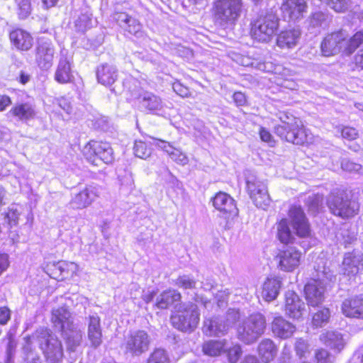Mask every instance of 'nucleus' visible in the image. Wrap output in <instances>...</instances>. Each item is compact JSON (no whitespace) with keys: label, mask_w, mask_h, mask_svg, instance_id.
I'll return each instance as SVG.
<instances>
[{"label":"nucleus","mask_w":363,"mask_h":363,"mask_svg":"<svg viewBox=\"0 0 363 363\" xmlns=\"http://www.w3.org/2000/svg\"><path fill=\"white\" fill-rule=\"evenodd\" d=\"M295 350L299 357H303L308 352V345L302 338L298 339L295 343Z\"/></svg>","instance_id":"13d9d810"},{"label":"nucleus","mask_w":363,"mask_h":363,"mask_svg":"<svg viewBox=\"0 0 363 363\" xmlns=\"http://www.w3.org/2000/svg\"><path fill=\"white\" fill-rule=\"evenodd\" d=\"M342 313L347 317L363 319V294L345 299L342 303Z\"/></svg>","instance_id":"a211bd4d"},{"label":"nucleus","mask_w":363,"mask_h":363,"mask_svg":"<svg viewBox=\"0 0 363 363\" xmlns=\"http://www.w3.org/2000/svg\"><path fill=\"white\" fill-rule=\"evenodd\" d=\"M279 27V18L272 12L259 16L253 23L251 34L259 42L267 43L277 33Z\"/></svg>","instance_id":"0eeeda50"},{"label":"nucleus","mask_w":363,"mask_h":363,"mask_svg":"<svg viewBox=\"0 0 363 363\" xmlns=\"http://www.w3.org/2000/svg\"><path fill=\"white\" fill-rule=\"evenodd\" d=\"M272 331L275 336L281 339H287L293 335L296 327L283 317L277 316L272 322Z\"/></svg>","instance_id":"4be33fe9"},{"label":"nucleus","mask_w":363,"mask_h":363,"mask_svg":"<svg viewBox=\"0 0 363 363\" xmlns=\"http://www.w3.org/2000/svg\"><path fill=\"white\" fill-rule=\"evenodd\" d=\"M317 363H332L333 357L325 350H319L315 353Z\"/></svg>","instance_id":"052dcab7"},{"label":"nucleus","mask_w":363,"mask_h":363,"mask_svg":"<svg viewBox=\"0 0 363 363\" xmlns=\"http://www.w3.org/2000/svg\"><path fill=\"white\" fill-rule=\"evenodd\" d=\"M344 274L347 276L357 274L363 268L362 255L354 252L347 253L342 261Z\"/></svg>","instance_id":"5701e85b"},{"label":"nucleus","mask_w":363,"mask_h":363,"mask_svg":"<svg viewBox=\"0 0 363 363\" xmlns=\"http://www.w3.org/2000/svg\"><path fill=\"white\" fill-rule=\"evenodd\" d=\"M97 197L96 188L87 186L76 194L71 199L69 204L74 209H83L89 206Z\"/></svg>","instance_id":"aec40b11"},{"label":"nucleus","mask_w":363,"mask_h":363,"mask_svg":"<svg viewBox=\"0 0 363 363\" xmlns=\"http://www.w3.org/2000/svg\"><path fill=\"white\" fill-rule=\"evenodd\" d=\"M172 325L184 332H191L198 326L200 320V313L198 306L192 303H182L177 313L172 315Z\"/></svg>","instance_id":"423d86ee"},{"label":"nucleus","mask_w":363,"mask_h":363,"mask_svg":"<svg viewBox=\"0 0 363 363\" xmlns=\"http://www.w3.org/2000/svg\"><path fill=\"white\" fill-rule=\"evenodd\" d=\"M176 284L184 289H193L195 287L196 281L189 276L183 275L177 278Z\"/></svg>","instance_id":"4d7b16f0"},{"label":"nucleus","mask_w":363,"mask_h":363,"mask_svg":"<svg viewBox=\"0 0 363 363\" xmlns=\"http://www.w3.org/2000/svg\"><path fill=\"white\" fill-rule=\"evenodd\" d=\"M173 89L174 91L179 96L184 97L188 95L189 90L186 87L184 86L179 82H176L173 84Z\"/></svg>","instance_id":"69168bd1"},{"label":"nucleus","mask_w":363,"mask_h":363,"mask_svg":"<svg viewBox=\"0 0 363 363\" xmlns=\"http://www.w3.org/2000/svg\"><path fill=\"white\" fill-rule=\"evenodd\" d=\"M28 340L38 345L46 363L62 362L64 357L62 341L50 329L40 328Z\"/></svg>","instance_id":"f03ea898"},{"label":"nucleus","mask_w":363,"mask_h":363,"mask_svg":"<svg viewBox=\"0 0 363 363\" xmlns=\"http://www.w3.org/2000/svg\"><path fill=\"white\" fill-rule=\"evenodd\" d=\"M340 33H333L325 38L321 43V50L325 56H331L340 52Z\"/></svg>","instance_id":"c756f323"},{"label":"nucleus","mask_w":363,"mask_h":363,"mask_svg":"<svg viewBox=\"0 0 363 363\" xmlns=\"http://www.w3.org/2000/svg\"><path fill=\"white\" fill-rule=\"evenodd\" d=\"M9 113L21 121L32 119L36 113L34 106L29 103L17 104L10 110Z\"/></svg>","instance_id":"f704fd0d"},{"label":"nucleus","mask_w":363,"mask_h":363,"mask_svg":"<svg viewBox=\"0 0 363 363\" xmlns=\"http://www.w3.org/2000/svg\"><path fill=\"white\" fill-rule=\"evenodd\" d=\"M340 334L337 331L327 330L320 335L322 342L332 347H336L340 344Z\"/></svg>","instance_id":"a19ab883"},{"label":"nucleus","mask_w":363,"mask_h":363,"mask_svg":"<svg viewBox=\"0 0 363 363\" xmlns=\"http://www.w3.org/2000/svg\"><path fill=\"white\" fill-rule=\"evenodd\" d=\"M26 343L23 348V352L26 355V363H41V359L39 355L32 350V345L33 343L29 341L28 337L26 338Z\"/></svg>","instance_id":"a18cd8bd"},{"label":"nucleus","mask_w":363,"mask_h":363,"mask_svg":"<svg viewBox=\"0 0 363 363\" xmlns=\"http://www.w3.org/2000/svg\"><path fill=\"white\" fill-rule=\"evenodd\" d=\"M328 206L334 215L340 216V201L338 196L331 194L328 199Z\"/></svg>","instance_id":"5fc2aeb1"},{"label":"nucleus","mask_w":363,"mask_h":363,"mask_svg":"<svg viewBox=\"0 0 363 363\" xmlns=\"http://www.w3.org/2000/svg\"><path fill=\"white\" fill-rule=\"evenodd\" d=\"M254 203L258 208L265 209L270 204V197L268 191H262V194H259L257 196H250Z\"/></svg>","instance_id":"3c124183"},{"label":"nucleus","mask_w":363,"mask_h":363,"mask_svg":"<svg viewBox=\"0 0 363 363\" xmlns=\"http://www.w3.org/2000/svg\"><path fill=\"white\" fill-rule=\"evenodd\" d=\"M301 35L299 29H290L281 32L277 39V45L281 48H292L296 45Z\"/></svg>","instance_id":"7c9ffc66"},{"label":"nucleus","mask_w":363,"mask_h":363,"mask_svg":"<svg viewBox=\"0 0 363 363\" xmlns=\"http://www.w3.org/2000/svg\"><path fill=\"white\" fill-rule=\"evenodd\" d=\"M281 9L284 18L289 21H296L303 18L307 5L305 0H284Z\"/></svg>","instance_id":"dca6fc26"},{"label":"nucleus","mask_w":363,"mask_h":363,"mask_svg":"<svg viewBox=\"0 0 363 363\" xmlns=\"http://www.w3.org/2000/svg\"><path fill=\"white\" fill-rule=\"evenodd\" d=\"M147 363H169V360L165 350L156 349L150 355Z\"/></svg>","instance_id":"8fccbe9b"},{"label":"nucleus","mask_w":363,"mask_h":363,"mask_svg":"<svg viewBox=\"0 0 363 363\" xmlns=\"http://www.w3.org/2000/svg\"><path fill=\"white\" fill-rule=\"evenodd\" d=\"M265 328V317L259 313H253L239 325L237 336L242 342L252 344L264 333Z\"/></svg>","instance_id":"39448f33"},{"label":"nucleus","mask_w":363,"mask_h":363,"mask_svg":"<svg viewBox=\"0 0 363 363\" xmlns=\"http://www.w3.org/2000/svg\"><path fill=\"white\" fill-rule=\"evenodd\" d=\"M91 14L86 13H82L74 21V27L78 32H84L91 26Z\"/></svg>","instance_id":"49530a36"},{"label":"nucleus","mask_w":363,"mask_h":363,"mask_svg":"<svg viewBox=\"0 0 363 363\" xmlns=\"http://www.w3.org/2000/svg\"><path fill=\"white\" fill-rule=\"evenodd\" d=\"M247 187L250 196L262 194V191H268L267 185L263 182L259 181L256 179L253 180H247Z\"/></svg>","instance_id":"37998d69"},{"label":"nucleus","mask_w":363,"mask_h":363,"mask_svg":"<svg viewBox=\"0 0 363 363\" xmlns=\"http://www.w3.org/2000/svg\"><path fill=\"white\" fill-rule=\"evenodd\" d=\"M62 336L65 340L67 350L74 352L82 342L83 333L76 324L73 327L65 329L61 331Z\"/></svg>","instance_id":"a878e982"},{"label":"nucleus","mask_w":363,"mask_h":363,"mask_svg":"<svg viewBox=\"0 0 363 363\" xmlns=\"http://www.w3.org/2000/svg\"><path fill=\"white\" fill-rule=\"evenodd\" d=\"M328 26V16L323 12H316L308 18V30L311 33H320Z\"/></svg>","instance_id":"e433bc0d"},{"label":"nucleus","mask_w":363,"mask_h":363,"mask_svg":"<svg viewBox=\"0 0 363 363\" xmlns=\"http://www.w3.org/2000/svg\"><path fill=\"white\" fill-rule=\"evenodd\" d=\"M359 204L357 197L351 193H344L342 197V218H350L358 213Z\"/></svg>","instance_id":"c85d7f7f"},{"label":"nucleus","mask_w":363,"mask_h":363,"mask_svg":"<svg viewBox=\"0 0 363 363\" xmlns=\"http://www.w3.org/2000/svg\"><path fill=\"white\" fill-rule=\"evenodd\" d=\"M235 103L238 106H243L246 103V98L243 93L238 91L234 93L233 96Z\"/></svg>","instance_id":"338daca9"},{"label":"nucleus","mask_w":363,"mask_h":363,"mask_svg":"<svg viewBox=\"0 0 363 363\" xmlns=\"http://www.w3.org/2000/svg\"><path fill=\"white\" fill-rule=\"evenodd\" d=\"M357 136L358 132L354 128L345 126L342 128V138L352 140L356 139Z\"/></svg>","instance_id":"680f3d73"},{"label":"nucleus","mask_w":363,"mask_h":363,"mask_svg":"<svg viewBox=\"0 0 363 363\" xmlns=\"http://www.w3.org/2000/svg\"><path fill=\"white\" fill-rule=\"evenodd\" d=\"M242 353V351L241 347L239 345L233 346L228 351L229 361L231 363H236L240 359Z\"/></svg>","instance_id":"bf43d9fd"},{"label":"nucleus","mask_w":363,"mask_h":363,"mask_svg":"<svg viewBox=\"0 0 363 363\" xmlns=\"http://www.w3.org/2000/svg\"><path fill=\"white\" fill-rule=\"evenodd\" d=\"M113 19L124 30L137 38H140L143 35L142 25L135 18L129 16L125 12L116 13Z\"/></svg>","instance_id":"f3484780"},{"label":"nucleus","mask_w":363,"mask_h":363,"mask_svg":"<svg viewBox=\"0 0 363 363\" xmlns=\"http://www.w3.org/2000/svg\"><path fill=\"white\" fill-rule=\"evenodd\" d=\"M155 143H153L155 146L161 148L169 157L175 162L181 165H185L188 163L189 159L186 155L183 153L180 150L177 149L172 146L169 143L164 140L154 138Z\"/></svg>","instance_id":"bb28decb"},{"label":"nucleus","mask_w":363,"mask_h":363,"mask_svg":"<svg viewBox=\"0 0 363 363\" xmlns=\"http://www.w3.org/2000/svg\"><path fill=\"white\" fill-rule=\"evenodd\" d=\"M362 44L363 30L357 31L347 40L345 45L344 51L347 55H350Z\"/></svg>","instance_id":"58836bf2"},{"label":"nucleus","mask_w":363,"mask_h":363,"mask_svg":"<svg viewBox=\"0 0 363 363\" xmlns=\"http://www.w3.org/2000/svg\"><path fill=\"white\" fill-rule=\"evenodd\" d=\"M258 354L264 363L272 362L277 354V347L269 338L262 340L258 345Z\"/></svg>","instance_id":"72a5a7b5"},{"label":"nucleus","mask_w":363,"mask_h":363,"mask_svg":"<svg viewBox=\"0 0 363 363\" xmlns=\"http://www.w3.org/2000/svg\"><path fill=\"white\" fill-rule=\"evenodd\" d=\"M87 325V336L92 347L96 348L102 343V328L101 318L96 315H91L86 318Z\"/></svg>","instance_id":"412c9836"},{"label":"nucleus","mask_w":363,"mask_h":363,"mask_svg":"<svg viewBox=\"0 0 363 363\" xmlns=\"http://www.w3.org/2000/svg\"><path fill=\"white\" fill-rule=\"evenodd\" d=\"M323 196L320 194L309 196L306 199L308 211L313 214H316L323 208Z\"/></svg>","instance_id":"79ce46f5"},{"label":"nucleus","mask_w":363,"mask_h":363,"mask_svg":"<svg viewBox=\"0 0 363 363\" xmlns=\"http://www.w3.org/2000/svg\"><path fill=\"white\" fill-rule=\"evenodd\" d=\"M180 299L181 294L179 292L174 289L167 290L157 298L155 306L160 309H166L175 302L179 301Z\"/></svg>","instance_id":"c9c22d12"},{"label":"nucleus","mask_w":363,"mask_h":363,"mask_svg":"<svg viewBox=\"0 0 363 363\" xmlns=\"http://www.w3.org/2000/svg\"><path fill=\"white\" fill-rule=\"evenodd\" d=\"M281 287V281L279 278H267L262 286V298L269 302L274 300L279 295Z\"/></svg>","instance_id":"473e14b6"},{"label":"nucleus","mask_w":363,"mask_h":363,"mask_svg":"<svg viewBox=\"0 0 363 363\" xmlns=\"http://www.w3.org/2000/svg\"><path fill=\"white\" fill-rule=\"evenodd\" d=\"M259 135L262 141L268 143L270 145H273L274 144V140L272 138V135L264 128H260Z\"/></svg>","instance_id":"0e129e2a"},{"label":"nucleus","mask_w":363,"mask_h":363,"mask_svg":"<svg viewBox=\"0 0 363 363\" xmlns=\"http://www.w3.org/2000/svg\"><path fill=\"white\" fill-rule=\"evenodd\" d=\"M228 326L221 318H213L204 320L203 331L209 336H221L228 332Z\"/></svg>","instance_id":"cd10ccee"},{"label":"nucleus","mask_w":363,"mask_h":363,"mask_svg":"<svg viewBox=\"0 0 363 363\" xmlns=\"http://www.w3.org/2000/svg\"><path fill=\"white\" fill-rule=\"evenodd\" d=\"M124 84L128 85L130 96L138 101L140 108L150 111H160L162 108L163 103L161 98L142 89L136 79H126Z\"/></svg>","instance_id":"6e6552de"},{"label":"nucleus","mask_w":363,"mask_h":363,"mask_svg":"<svg viewBox=\"0 0 363 363\" xmlns=\"http://www.w3.org/2000/svg\"><path fill=\"white\" fill-rule=\"evenodd\" d=\"M18 7V15L21 18H27L31 12L30 0H16Z\"/></svg>","instance_id":"864d4df0"},{"label":"nucleus","mask_w":363,"mask_h":363,"mask_svg":"<svg viewBox=\"0 0 363 363\" xmlns=\"http://www.w3.org/2000/svg\"><path fill=\"white\" fill-rule=\"evenodd\" d=\"M10 40L19 50L27 51L33 46V38L29 33L22 29H16L10 33Z\"/></svg>","instance_id":"b1692460"},{"label":"nucleus","mask_w":363,"mask_h":363,"mask_svg":"<svg viewBox=\"0 0 363 363\" xmlns=\"http://www.w3.org/2000/svg\"><path fill=\"white\" fill-rule=\"evenodd\" d=\"M98 82L104 86L112 85L118 78V69L111 64H103L96 70Z\"/></svg>","instance_id":"393cba45"},{"label":"nucleus","mask_w":363,"mask_h":363,"mask_svg":"<svg viewBox=\"0 0 363 363\" xmlns=\"http://www.w3.org/2000/svg\"><path fill=\"white\" fill-rule=\"evenodd\" d=\"M301 257V252L295 247H287L277 255L279 266L283 271L292 272L299 266Z\"/></svg>","instance_id":"4468645a"},{"label":"nucleus","mask_w":363,"mask_h":363,"mask_svg":"<svg viewBox=\"0 0 363 363\" xmlns=\"http://www.w3.org/2000/svg\"><path fill=\"white\" fill-rule=\"evenodd\" d=\"M242 0H218L214 4V19L221 26L233 24L240 17Z\"/></svg>","instance_id":"1a4fd4ad"},{"label":"nucleus","mask_w":363,"mask_h":363,"mask_svg":"<svg viewBox=\"0 0 363 363\" xmlns=\"http://www.w3.org/2000/svg\"><path fill=\"white\" fill-rule=\"evenodd\" d=\"M55 270L59 272L62 279L72 277L78 271V266L74 262L60 261L55 264Z\"/></svg>","instance_id":"4c0bfd02"},{"label":"nucleus","mask_w":363,"mask_h":363,"mask_svg":"<svg viewBox=\"0 0 363 363\" xmlns=\"http://www.w3.org/2000/svg\"><path fill=\"white\" fill-rule=\"evenodd\" d=\"M281 124L274 127V133L282 140L295 145H303L311 141V137L299 119L285 112L279 113Z\"/></svg>","instance_id":"7ed1b4c3"},{"label":"nucleus","mask_w":363,"mask_h":363,"mask_svg":"<svg viewBox=\"0 0 363 363\" xmlns=\"http://www.w3.org/2000/svg\"><path fill=\"white\" fill-rule=\"evenodd\" d=\"M240 318V312L235 309H229L225 318V325L228 326L229 330Z\"/></svg>","instance_id":"6e6d98bb"},{"label":"nucleus","mask_w":363,"mask_h":363,"mask_svg":"<svg viewBox=\"0 0 363 363\" xmlns=\"http://www.w3.org/2000/svg\"><path fill=\"white\" fill-rule=\"evenodd\" d=\"M2 343L6 345V363H13V357L16 351V342L11 335H8L3 339Z\"/></svg>","instance_id":"c03bdc74"},{"label":"nucleus","mask_w":363,"mask_h":363,"mask_svg":"<svg viewBox=\"0 0 363 363\" xmlns=\"http://www.w3.org/2000/svg\"><path fill=\"white\" fill-rule=\"evenodd\" d=\"M289 218L294 232L290 229L288 220L282 218L277 224V237L284 244L295 242L296 234L300 238L311 235L310 226L305 213L301 207L294 206L289 210Z\"/></svg>","instance_id":"f257e3e1"},{"label":"nucleus","mask_w":363,"mask_h":363,"mask_svg":"<svg viewBox=\"0 0 363 363\" xmlns=\"http://www.w3.org/2000/svg\"><path fill=\"white\" fill-rule=\"evenodd\" d=\"M22 208L18 205H12L6 214V218L10 226L16 225L22 213Z\"/></svg>","instance_id":"de8ad7c7"},{"label":"nucleus","mask_w":363,"mask_h":363,"mask_svg":"<svg viewBox=\"0 0 363 363\" xmlns=\"http://www.w3.org/2000/svg\"><path fill=\"white\" fill-rule=\"evenodd\" d=\"M305 311V303L294 291H288L285 294L286 314L294 319H299Z\"/></svg>","instance_id":"2eb2a0df"},{"label":"nucleus","mask_w":363,"mask_h":363,"mask_svg":"<svg viewBox=\"0 0 363 363\" xmlns=\"http://www.w3.org/2000/svg\"><path fill=\"white\" fill-rule=\"evenodd\" d=\"M329 317V310L328 308H323L314 314L312 323L315 327H321L323 324L328 322Z\"/></svg>","instance_id":"603ef678"},{"label":"nucleus","mask_w":363,"mask_h":363,"mask_svg":"<svg viewBox=\"0 0 363 363\" xmlns=\"http://www.w3.org/2000/svg\"><path fill=\"white\" fill-rule=\"evenodd\" d=\"M336 276L328 268L323 267V270L318 272L315 279H313L306 284L304 293L308 306L315 307L321 304L324 300V292L326 287V280L333 282Z\"/></svg>","instance_id":"20e7f679"},{"label":"nucleus","mask_w":363,"mask_h":363,"mask_svg":"<svg viewBox=\"0 0 363 363\" xmlns=\"http://www.w3.org/2000/svg\"><path fill=\"white\" fill-rule=\"evenodd\" d=\"M55 47L51 40L40 39L35 48V62L42 69H50L53 62Z\"/></svg>","instance_id":"ddd939ff"},{"label":"nucleus","mask_w":363,"mask_h":363,"mask_svg":"<svg viewBox=\"0 0 363 363\" xmlns=\"http://www.w3.org/2000/svg\"><path fill=\"white\" fill-rule=\"evenodd\" d=\"M133 152L136 157L147 159L151 155V150L141 140H136L133 147Z\"/></svg>","instance_id":"09e8293b"},{"label":"nucleus","mask_w":363,"mask_h":363,"mask_svg":"<svg viewBox=\"0 0 363 363\" xmlns=\"http://www.w3.org/2000/svg\"><path fill=\"white\" fill-rule=\"evenodd\" d=\"M354 63L357 67L363 69V48L354 57Z\"/></svg>","instance_id":"774afa93"},{"label":"nucleus","mask_w":363,"mask_h":363,"mask_svg":"<svg viewBox=\"0 0 363 363\" xmlns=\"http://www.w3.org/2000/svg\"><path fill=\"white\" fill-rule=\"evenodd\" d=\"M72 78L69 61L62 54L55 73V79L60 84H66L70 82Z\"/></svg>","instance_id":"2f4dec72"},{"label":"nucleus","mask_w":363,"mask_h":363,"mask_svg":"<svg viewBox=\"0 0 363 363\" xmlns=\"http://www.w3.org/2000/svg\"><path fill=\"white\" fill-rule=\"evenodd\" d=\"M11 312L6 306L0 307V325H6L11 319Z\"/></svg>","instance_id":"e2e57ef3"},{"label":"nucleus","mask_w":363,"mask_h":363,"mask_svg":"<svg viewBox=\"0 0 363 363\" xmlns=\"http://www.w3.org/2000/svg\"><path fill=\"white\" fill-rule=\"evenodd\" d=\"M213 204L225 218L238 213L234 199L225 192L220 191L216 194L213 199Z\"/></svg>","instance_id":"6ab92c4d"},{"label":"nucleus","mask_w":363,"mask_h":363,"mask_svg":"<svg viewBox=\"0 0 363 363\" xmlns=\"http://www.w3.org/2000/svg\"><path fill=\"white\" fill-rule=\"evenodd\" d=\"M84 154L91 164L98 166L99 162L109 164L113 160V149L108 143L90 141L84 149Z\"/></svg>","instance_id":"9d476101"},{"label":"nucleus","mask_w":363,"mask_h":363,"mask_svg":"<svg viewBox=\"0 0 363 363\" xmlns=\"http://www.w3.org/2000/svg\"><path fill=\"white\" fill-rule=\"evenodd\" d=\"M150 342V335L144 330L130 333L125 338V352L131 356H140L149 350Z\"/></svg>","instance_id":"9b49d317"},{"label":"nucleus","mask_w":363,"mask_h":363,"mask_svg":"<svg viewBox=\"0 0 363 363\" xmlns=\"http://www.w3.org/2000/svg\"><path fill=\"white\" fill-rule=\"evenodd\" d=\"M225 343L220 340H210L203 345V351L205 354L216 357L224 350Z\"/></svg>","instance_id":"ea45409f"},{"label":"nucleus","mask_w":363,"mask_h":363,"mask_svg":"<svg viewBox=\"0 0 363 363\" xmlns=\"http://www.w3.org/2000/svg\"><path fill=\"white\" fill-rule=\"evenodd\" d=\"M50 321L53 328L61 332L73 327L74 317L70 308L66 303L53 307L51 310Z\"/></svg>","instance_id":"f8f14e48"}]
</instances>
